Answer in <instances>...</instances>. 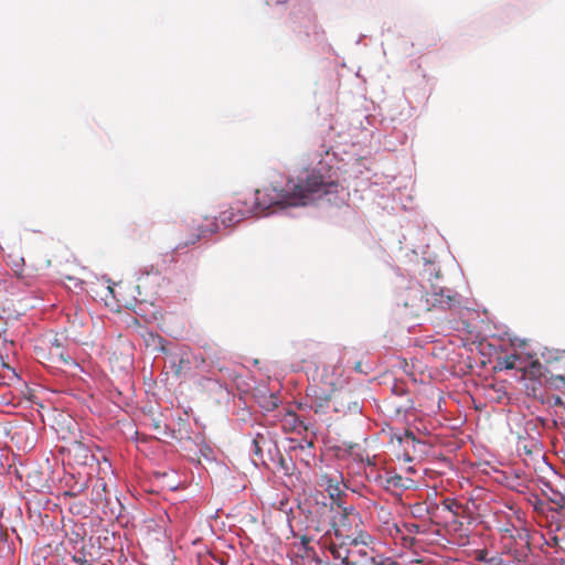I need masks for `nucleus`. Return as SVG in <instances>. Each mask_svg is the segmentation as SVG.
<instances>
[{
  "label": "nucleus",
  "mask_w": 565,
  "mask_h": 565,
  "mask_svg": "<svg viewBox=\"0 0 565 565\" xmlns=\"http://www.w3.org/2000/svg\"><path fill=\"white\" fill-rule=\"evenodd\" d=\"M339 188L337 181L312 170L305 180L289 181L285 189L270 185L256 190L248 206L253 207V213H258L277 205H306L312 195L338 193Z\"/></svg>",
  "instance_id": "1"
},
{
  "label": "nucleus",
  "mask_w": 565,
  "mask_h": 565,
  "mask_svg": "<svg viewBox=\"0 0 565 565\" xmlns=\"http://www.w3.org/2000/svg\"><path fill=\"white\" fill-rule=\"evenodd\" d=\"M427 291L424 286L417 281H412L401 290L396 301L398 306H403L408 315L419 317L422 313L430 311L429 299L426 298Z\"/></svg>",
  "instance_id": "2"
},
{
  "label": "nucleus",
  "mask_w": 565,
  "mask_h": 565,
  "mask_svg": "<svg viewBox=\"0 0 565 565\" xmlns=\"http://www.w3.org/2000/svg\"><path fill=\"white\" fill-rule=\"evenodd\" d=\"M338 509L339 514L333 516L331 521L328 519H320L315 522L313 519H310V524L308 526L312 527L317 532L326 531V533H329L327 527L330 525L338 539H351L353 536L351 533V518L354 516V508L343 507V502H341V508Z\"/></svg>",
  "instance_id": "3"
},
{
  "label": "nucleus",
  "mask_w": 565,
  "mask_h": 565,
  "mask_svg": "<svg viewBox=\"0 0 565 565\" xmlns=\"http://www.w3.org/2000/svg\"><path fill=\"white\" fill-rule=\"evenodd\" d=\"M350 395L343 391H333L330 395L324 397L315 396L311 399L310 407L316 412H324L326 408L330 407V404L333 406V411L335 413L345 414L348 411L358 412L360 406L356 402L351 403L349 401Z\"/></svg>",
  "instance_id": "4"
},
{
  "label": "nucleus",
  "mask_w": 565,
  "mask_h": 565,
  "mask_svg": "<svg viewBox=\"0 0 565 565\" xmlns=\"http://www.w3.org/2000/svg\"><path fill=\"white\" fill-rule=\"evenodd\" d=\"M317 483L321 489L328 492L332 504H335L337 508H341V502H343L342 498L345 495L344 490L342 489V475L338 471L322 473L320 475ZM332 508L333 505H331L330 510H332Z\"/></svg>",
  "instance_id": "5"
},
{
  "label": "nucleus",
  "mask_w": 565,
  "mask_h": 565,
  "mask_svg": "<svg viewBox=\"0 0 565 565\" xmlns=\"http://www.w3.org/2000/svg\"><path fill=\"white\" fill-rule=\"evenodd\" d=\"M398 443L403 448L399 456L407 462L414 461L425 452V444L418 440L411 430H406L403 436L398 437Z\"/></svg>",
  "instance_id": "6"
},
{
  "label": "nucleus",
  "mask_w": 565,
  "mask_h": 565,
  "mask_svg": "<svg viewBox=\"0 0 565 565\" xmlns=\"http://www.w3.org/2000/svg\"><path fill=\"white\" fill-rule=\"evenodd\" d=\"M249 214H253V207L248 206L246 200H237L234 205L221 213L220 220L224 226L230 227L239 223Z\"/></svg>",
  "instance_id": "7"
},
{
  "label": "nucleus",
  "mask_w": 565,
  "mask_h": 565,
  "mask_svg": "<svg viewBox=\"0 0 565 565\" xmlns=\"http://www.w3.org/2000/svg\"><path fill=\"white\" fill-rule=\"evenodd\" d=\"M426 298L429 299L430 310L434 308L443 310L451 309L455 302H459L451 290H445L443 288L439 289V291H434L431 294L427 292Z\"/></svg>",
  "instance_id": "8"
},
{
  "label": "nucleus",
  "mask_w": 565,
  "mask_h": 565,
  "mask_svg": "<svg viewBox=\"0 0 565 565\" xmlns=\"http://www.w3.org/2000/svg\"><path fill=\"white\" fill-rule=\"evenodd\" d=\"M330 553L335 559H340L345 565H363V563L355 557V550L352 546H348L344 542L340 544H331Z\"/></svg>",
  "instance_id": "9"
},
{
  "label": "nucleus",
  "mask_w": 565,
  "mask_h": 565,
  "mask_svg": "<svg viewBox=\"0 0 565 565\" xmlns=\"http://www.w3.org/2000/svg\"><path fill=\"white\" fill-rule=\"evenodd\" d=\"M49 355L50 360L54 363L62 362L63 364L68 365L73 362L72 358L63 345L62 339L57 335H55L50 341Z\"/></svg>",
  "instance_id": "10"
},
{
  "label": "nucleus",
  "mask_w": 565,
  "mask_h": 565,
  "mask_svg": "<svg viewBox=\"0 0 565 565\" xmlns=\"http://www.w3.org/2000/svg\"><path fill=\"white\" fill-rule=\"evenodd\" d=\"M205 221H207L209 224L194 226L195 233H193L189 239L184 241L183 243H180L178 245V248L185 247L191 244H195L201 237H203L207 234H213L217 231L218 225L215 221H213V220L210 221L207 218H205Z\"/></svg>",
  "instance_id": "11"
},
{
  "label": "nucleus",
  "mask_w": 565,
  "mask_h": 565,
  "mask_svg": "<svg viewBox=\"0 0 565 565\" xmlns=\"http://www.w3.org/2000/svg\"><path fill=\"white\" fill-rule=\"evenodd\" d=\"M7 264L11 267L14 275L20 278L24 279V258L18 253L17 250H12L7 255Z\"/></svg>",
  "instance_id": "12"
},
{
  "label": "nucleus",
  "mask_w": 565,
  "mask_h": 565,
  "mask_svg": "<svg viewBox=\"0 0 565 565\" xmlns=\"http://www.w3.org/2000/svg\"><path fill=\"white\" fill-rule=\"evenodd\" d=\"M521 356L519 354H507L497 359V367L499 370H514L522 369L519 364Z\"/></svg>",
  "instance_id": "13"
},
{
  "label": "nucleus",
  "mask_w": 565,
  "mask_h": 565,
  "mask_svg": "<svg viewBox=\"0 0 565 565\" xmlns=\"http://www.w3.org/2000/svg\"><path fill=\"white\" fill-rule=\"evenodd\" d=\"M106 491H107L106 482L104 481V479H98L92 489V494H93L92 501L94 502V504L99 505V504L104 503L105 501H107Z\"/></svg>",
  "instance_id": "14"
},
{
  "label": "nucleus",
  "mask_w": 565,
  "mask_h": 565,
  "mask_svg": "<svg viewBox=\"0 0 565 565\" xmlns=\"http://www.w3.org/2000/svg\"><path fill=\"white\" fill-rule=\"evenodd\" d=\"M258 403L266 412L276 409L279 405V399L274 393H263L258 396Z\"/></svg>",
  "instance_id": "15"
},
{
  "label": "nucleus",
  "mask_w": 565,
  "mask_h": 565,
  "mask_svg": "<svg viewBox=\"0 0 565 565\" xmlns=\"http://www.w3.org/2000/svg\"><path fill=\"white\" fill-rule=\"evenodd\" d=\"M387 487H393L397 489H408L412 480L408 478H404L399 475H394L386 480Z\"/></svg>",
  "instance_id": "16"
},
{
  "label": "nucleus",
  "mask_w": 565,
  "mask_h": 565,
  "mask_svg": "<svg viewBox=\"0 0 565 565\" xmlns=\"http://www.w3.org/2000/svg\"><path fill=\"white\" fill-rule=\"evenodd\" d=\"M190 361L184 358H179L178 360L171 361V369L177 377H180L184 367H188Z\"/></svg>",
  "instance_id": "17"
},
{
  "label": "nucleus",
  "mask_w": 565,
  "mask_h": 565,
  "mask_svg": "<svg viewBox=\"0 0 565 565\" xmlns=\"http://www.w3.org/2000/svg\"><path fill=\"white\" fill-rule=\"evenodd\" d=\"M279 465H280V467H281V469H282L285 475L290 476V475L294 473L295 466L292 463L291 458L286 459L284 457H280Z\"/></svg>",
  "instance_id": "18"
},
{
  "label": "nucleus",
  "mask_w": 565,
  "mask_h": 565,
  "mask_svg": "<svg viewBox=\"0 0 565 565\" xmlns=\"http://www.w3.org/2000/svg\"><path fill=\"white\" fill-rule=\"evenodd\" d=\"M349 540H350V545L352 546V550L356 551L355 552V557L356 558H358V556H362V557H366L367 556L366 548L365 547H360L355 537L352 536Z\"/></svg>",
  "instance_id": "19"
},
{
  "label": "nucleus",
  "mask_w": 565,
  "mask_h": 565,
  "mask_svg": "<svg viewBox=\"0 0 565 565\" xmlns=\"http://www.w3.org/2000/svg\"><path fill=\"white\" fill-rule=\"evenodd\" d=\"M265 443V437L260 434H257L256 437L253 439V446H254V454L259 456L262 454V444Z\"/></svg>",
  "instance_id": "20"
},
{
  "label": "nucleus",
  "mask_w": 565,
  "mask_h": 565,
  "mask_svg": "<svg viewBox=\"0 0 565 565\" xmlns=\"http://www.w3.org/2000/svg\"><path fill=\"white\" fill-rule=\"evenodd\" d=\"M488 554H489V552L484 548L477 550L475 553V558H476V561L481 562L484 565V564H488V561L490 558V557H488Z\"/></svg>",
  "instance_id": "21"
},
{
  "label": "nucleus",
  "mask_w": 565,
  "mask_h": 565,
  "mask_svg": "<svg viewBox=\"0 0 565 565\" xmlns=\"http://www.w3.org/2000/svg\"><path fill=\"white\" fill-rule=\"evenodd\" d=\"M372 562L374 565H401L397 561H395L391 557H385V558H380V559L372 558Z\"/></svg>",
  "instance_id": "22"
},
{
  "label": "nucleus",
  "mask_w": 565,
  "mask_h": 565,
  "mask_svg": "<svg viewBox=\"0 0 565 565\" xmlns=\"http://www.w3.org/2000/svg\"><path fill=\"white\" fill-rule=\"evenodd\" d=\"M300 541H301V546L308 551L310 548V542H311V537L307 536V535H302L300 537Z\"/></svg>",
  "instance_id": "23"
},
{
  "label": "nucleus",
  "mask_w": 565,
  "mask_h": 565,
  "mask_svg": "<svg viewBox=\"0 0 565 565\" xmlns=\"http://www.w3.org/2000/svg\"><path fill=\"white\" fill-rule=\"evenodd\" d=\"M73 562L76 563L77 565H92V563L88 559L81 556H74Z\"/></svg>",
  "instance_id": "24"
},
{
  "label": "nucleus",
  "mask_w": 565,
  "mask_h": 565,
  "mask_svg": "<svg viewBox=\"0 0 565 565\" xmlns=\"http://www.w3.org/2000/svg\"><path fill=\"white\" fill-rule=\"evenodd\" d=\"M354 370H355V372H358V373H364V374H366V373H367V371H365V370L363 369V364H362V362H361V361H358V362L354 364Z\"/></svg>",
  "instance_id": "25"
},
{
  "label": "nucleus",
  "mask_w": 565,
  "mask_h": 565,
  "mask_svg": "<svg viewBox=\"0 0 565 565\" xmlns=\"http://www.w3.org/2000/svg\"><path fill=\"white\" fill-rule=\"evenodd\" d=\"M64 494H65V495H71V497H73V495H74V493L68 492V491H67V492H65Z\"/></svg>",
  "instance_id": "26"
},
{
  "label": "nucleus",
  "mask_w": 565,
  "mask_h": 565,
  "mask_svg": "<svg viewBox=\"0 0 565 565\" xmlns=\"http://www.w3.org/2000/svg\"><path fill=\"white\" fill-rule=\"evenodd\" d=\"M2 469H3V467H2V465L0 463V475L2 473Z\"/></svg>",
  "instance_id": "27"
},
{
  "label": "nucleus",
  "mask_w": 565,
  "mask_h": 565,
  "mask_svg": "<svg viewBox=\"0 0 565 565\" xmlns=\"http://www.w3.org/2000/svg\"><path fill=\"white\" fill-rule=\"evenodd\" d=\"M322 510H323V511H327V510H328V507H327V505H323Z\"/></svg>",
  "instance_id": "28"
}]
</instances>
